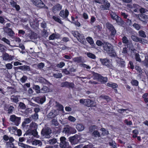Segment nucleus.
Instances as JSON below:
<instances>
[{
	"mask_svg": "<svg viewBox=\"0 0 148 148\" xmlns=\"http://www.w3.org/2000/svg\"><path fill=\"white\" fill-rule=\"evenodd\" d=\"M40 82L43 84H48L49 82L43 78L41 77L39 79Z\"/></svg>",
	"mask_w": 148,
	"mask_h": 148,
	"instance_id": "473e14b6",
	"label": "nucleus"
},
{
	"mask_svg": "<svg viewBox=\"0 0 148 148\" xmlns=\"http://www.w3.org/2000/svg\"><path fill=\"white\" fill-rule=\"evenodd\" d=\"M101 4H103V5H101L100 7L103 10H109L110 5V3L107 0H101Z\"/></svg>",
	"mask_w": 148,
	"mask_h": 148,
	"instance_id": "9d476101",
	"label": "nucleus"
},
{
	"mask_svg": "<svg viewBox=\"0 0 148 148\" xmlns=\"http://www.w3.org/2000/svg\"><path fill=\"white\" fill-rule=\"evenodd\" d=\"M135 68L138 72L141 73L142 72V70L141 69L139 66H135Z\"/></svg>",
	"mask_w": 148,
	"mask_h": 148,
	"instance_id": "0e129e2a",
	"label": "nucleus"
},
{
	"mask_svg": "<svg viewBox=\"0 0 148 148\" xmlns=\"http://www.w3.org/2000/svg\"><path fill=\"white\" fill-rule=\"evenodd\" d=\"M82 56H79L78 57H75L73 59V60L75 62L78 63L82 62Z\"/></svg>",
	"mask_w": 148,
	"mask_h": 148,
	"instance_id": "c85d7f7f",
	"label": "nucleus"
},
{
	"mask_svg": "<svg viewBox=\"0 0 148 148\" xmlns=\"http://www.w3.org/2000/svg\"><path fill=\"white\" fill-rule=\"evenodd\" d=\"M131 38L132 40L135 42H138L139 41V38L134 35H132L131 36Z\"/></svg>",
	"mask_w": 148,
	"mask_h": 148,
	"instance_id": "864d4df0",
	"label": "nucleus"
},
{
	"mask_svg": "<svg viewBox=\"0 0 148 148\" xmlns=\"http://www.w3.org/2000/svg\"><path fill=\"white\" fill-rule=\"evenodd\" d=\"M5 32L10 37H12L14 35V33L12 29L6 27L5 28Z\"/></svg>",
	"mask_w": 148,
	"mask_h": 148,
	"instance_id": "a211bd4d",
	"label": "nucleus"
},
{
	"mask_svg": "<svg viewBox=\"0 0 148 148\" xmlns=\"http://www.w3.org/2000/svg\"><path fill=\"white\" fill-rule=\"evenodd\" d=\"M97 128V127L95 125H92L90 126L89 128V130L90 132H92L96 129Z\"/></svg>",
	"mask_w": 148,
	"mask_h": 148,
	"instance_id": "37998d69",
	"label": "nucleus"
},
{
	"mask_svg": "<svg viewBox=\"0 0 148 148\" xmlns=\"http://www.w3.org/2000/svg\"><path fill=\"white\" fill-rule=\"evenodd\" d=\"M0 40L5 43H6L7 44L10 45V41L8 40V39L6 38H5L3 37L2 38L1 36V38H0Z\"/></svg>",
	"mask_w": 148,
	"mask_h": 148,
	"instance_id": "c9c22d12",
	"label": "nucleus"
},
{
	"mask_svg": "<svg viewBox=\"0 0 148 148\" xmlns=\"http://www.w3.org/2000/svg\"><path fill=\"white\" fill-rule=\"evenodd\" d=\"M56 35L54 33L52 34L49 37V39L50 40H54L56 38Z\"/></svg>",
	"mask_w": 148,
	"mask_h": 148,
	"instance_id": "774afa93",
	"label": "nucleus"
},
{
	"mask_svg": "<svg viewBox=\"0 0 148 148\" xmlns=\"http://www.w3.org/2000/svg\"><path fill=\"white\" fill-rule=\"evenodd\" d=\"M37 1L38 2L37 3L36 2V5L37 6L39 7L42 8L45 6V4L41 0H38Z\"/></svg>",
	"mask_w": 148,
	"mask_h": 148,
	"instance_id": "a878e982",
	"label": "nucleus"
},
{
	"mask_svg": "<svg viewBox=\"0 0 148 148\" xmlns=\"http://www.w3.org/2000/svg\"><path fill=\"white\" fill-rule=\"evenodd\" d=\"M131 84L133 86H137L138 85V82L136 80L132 79L131 82Z\"/></svg>",
	"mask_w": 148,
	"mask_h": 148,
	"instance_id": "c03bdc74",
	"label": "nucleus"
},
{
	"mask_svg": "<svg viewBox=\"0 0 148 148\" xmlns=\"http://www.w3.org/2000/svg\"><path fill=\"white\" fill-rule=\"evenodd\" d=\"M135 59L137 61L140 62L141 61L140 58L139 54L137 53L135 54Z\"/></svg>",
	"mask_w": 148,
	"mask_h": 148,
	"instance_id": "69168bd1",
	"label": "nucleus"
},
{
	"mask_svg": "<svg viewBox=\"0 0 148 148\" xmlns=\"http://www.w3.org/2000/svg\"><path fill=\"white\" fill-rule=\"evenodd\" d=\"M27 76L23 75L20 79V81L22 83H24L27 80Z\"/></svg>",
	"mask_w": 148,
	"mask_h": 148,
	"instance_id": "6e6d98bb",
	"label": "nucleus"
},
{
	"mask_svg": "<svg viewBox=\"0 0 148 148\" xmlns=\"http://www.w3.org/2000/svg\"><path fill=\"white\" fill-rule=\"evenodd\" d=\"M53 76L56 78H60L62 77V75L61 73H56L53 74Z\"/></svg>",
	"mask_w": 148,
	"mask_h": 148,
	"instance_id": "09e8293b",
	"label": "nucleus"
},
{
	"mask_svg": "<svg viewBox=\"0 0 148 148\" xmlns=\"http://www.w3.org/2000/svg\"><path fill=\"white\" fill-rule=\"evenodd\" d=\"M66 138L64 136H62L60 138V144H63L64 142H65Z\"/></svg>",
	"mask_w": 148,
	"mask_h": 148,
	"instance_id": "680f3d73",
	"label": "nucleus"
},
{
	"mask_svg": "<svg viewBox=\"0 0 148 148\" xmlns=\"http://www.w3.org/2000/svg\"><path fill=\"white\" fill-rule=\"evenodd\" d=\"M133 6L134 7L133 8L134 9L133 10L134 11L136 12H137L138 10L139 9L140 6L137 4H134Z\"/></svg>",
	"mask_w": 148,
	"mask_h": 148,
	"instance_id": "58836bf2",
	"label": "nucleus"
},
{
	"mask_svg": "<svg viewBox=\"0 0 148 148\" xmlns=\"http://www.w3.org/2000/svg\"><path fill=\"white\" fill-rule=\"evenodd\" d=\"M61 87L68 88H73L74 84L72 82H69L67 81L62 82L61 84Z\"/></svg>",
	"mask_w": 148,
	"mask_h": 148,
	"instance_id": "4468645a",
	"label": "nucleus"
},
{
	"mask_svg": "<svg viewBox=\"0 0 148 148\" xmlns=\"http://www.w3.org/2000/svg\"><path fill=\"white\" fill-rule=\"evenodd\" d=\"M103 48L104 50L110 56L112 57H115L116 56L115 51L113 49V46L110 43L107 42H104Z\"/></svg>",
	"mask_w": 148,
	"mask_h": 148,
	"instance_id": "f257e3e1",
	"label": "nucleus"
},
{
	"mask_svg": "<svg viewBox=\"0 0 148 148\" xmlns=\"http://www.w3.org/2000/svg\"><path fill=\"white\" fill-rule=\"evenodd\" d=\"M31 120L29 118H27L25 119V121L23 122L22 124V125L25 126V125L27 123H29L31 122Z\"/></svg>",
	"mask_w": 148,
	"mask_h": 148,
	"instance_id": "603ef678",
	"label": "nucleus"
},
{
	"mask_svg": "<svg viewBox=\"0 0 148 148\" xmlns=\"http://www.w3.org/2000/svg\"><path fill=\"white\" fill-rule=\"evenodd\" d=\"M107 86L111 87L113 89H115L118 87L117 84L113 82H108L107 83Z\"/></svg>",
	"mask_w": 148,
	"mask_h": 148,
	"instance_id": "4be33fe9",
	"label": "nucleus"
},
{
	"mask_svg": "<svg viewBox=\"0 0 148 148\" xmlns=\"http://www.w3.org/2000/svg\"><path fill=\"white\" fill-rule=\"evenodd\" d=\"M146 14H148V13L147 12H146ZM139 19L143 22V23L146 24L148 21V15L144 14H141L139 16Z\"/></svg>",
	"mask_w": 148,
	"mask_h": 148,
	"instance_id": "ddd939ff",
	"label": "nucleus"
},
{
	"mask_svg": "<svg viewBox=\"0 0 148 148\" xmlns=\"http://www.w3.org/2000/svg\"><path fill=\"white\" fill-rule=\"evenodd\" d=\"M117 16H118L114 12H112L110 14V16L111 17V18L114 20H115L117 18Z\"/></svg>",
	"mask_w": 148,
	"mask_h": 148,
	"instance_id": "bf43d9fd",
	"label": "nucleus"
},
{
	"mask_svg": "<svg viewBox=\"0 0 148 148\" xmlns=\"http://www.w3.org/2000/svg\"><path fill=\"white\" fill-rule=\"evenodd\" d=\"M122 40V42L124 44H127L129 42V40L125 36H123Z\"/></svg>",
	"mask_w": 148,
	"mask_h": 148,
	"instance_id": "49530a36",
	"label": "nucleus"
},
{
	"mask_svg": "<svg viewBox=\"0 0 148 148\" xmlns=\"http://www.w3.org/2000/svg\"><path fill=\"white\" fill-rule=\"evenodd\" d=\"M87 55L88 57L92 59H95L96 58L95 55L91 53L88 52L87 53Z\"/></svg>",
	"mask_w": 148,
	"mask_h": 148,
	"instance_id": "e433bc0d",
	"label": "nucleus"
},
{
	"mask_svg": "<svg viewBox=\"0 0 148 148\" xmlns=\"http://www.w3.org/2000/svg\"><path fill=\"white\" fill-rule=\"evenodd\" d=\"M140 8H139V10L140 13L141 14H143L147 12H148V10L144 8L140 7Z\"/></svg>",
	"mask_w": 148,
	"mask_h": 148,
	"instance_id": "79ce46f5",
	"label": "nucleus"
},
{
	"mask_svg": "<svg viewBox=\"0 0 148 148\" xmlns=\"http://www.w3.org/2000/svg\"><path fill=\"white\" fill-rule=\"evenodd\" d=\"M18 144L19 146L24 148H30L31 147L30 146L23 143H19Z\"/></svg>",
	"mask_w": 148,
	"mask_h": 148,
	"instance_id": "de8ad7c7",
	"label": "nucleus"
},
{
	"mask_svg": "<svg viewBox=\"0 0 148 148\" xmlns=\"http://www.w3.org/2000/svg\"><path fill=\"white\" fill-rule=\"evenodd\" d=\"M51 122L52 124L54 125L55 126H58L59 125V123L57 120L55 119H53L51 121Z\"/></svg>",
	"mask_w": 148,
	"mask_h": 148,
	"instance_id": "3c124183",
	"label": "nucleus"
},
{
	"mask_svg": "<svg viewBox=\"0 0 148 148\" xmlns=\"http://www.w3.org/2000/svg\"><path fill=\"white\" fill-rule=\"evenodd\" d=\"M5 66L8 69H10L12 68L13 66L11 64L8 63L5 65Z\"/></svg>",
	"mask_w": 148,
	"mask_h": 148,
	"instance_id": "338daca9",
	"label": "nucleus"
},
{
	"mask_svg": "<svg viewBox=\"0 0 148 148\" xmlns=\"http://www.w3.org/2000/svg\"><path fill=\"white\" fill-rule=\"evenodd\" d=\"M100 61L101 64L103 65H105L110 69H112V65L110 63V60L108 58L100 59Z\"/></svg>",
	"mask_w": 148,
	"mask_h": 148,
	"instance_id": "0eeeda50",
	"label": "nucleus"
},
{
	"mask_svg": "<svg viewBox=\"0 0 148 148\" xmlns=\"http://www.w3.org/2000/svg\"><path fill=\"white\" fill-rule=\"evenodd\" d=\"M14 109V107L12 106L8 105L5 108V110L8 111L9 114L12 113Z\"/></svg>",
	"mask_w": 148,
	"mask_h": 148,
	"instance_id": "412c9836",
	"label": "nucleus"
},
{
	"mask_svg": "<svg viewBox=\"0 0 148 148\" xmlns=\"http://www.w3.org/2000/svg\"><path fill=\"white\" fill-rule=\"evenodd\" d=\"M76 128L79 131H81L84 129V125L81 124H77L76 125Z\"/></svg>",
	"mask_w": 148,
	"mask_h": 148,
	"instance_id": "cd10ccee",
	"label": "nucleus"
},
{
	"mask_svg": "<svg viewBox=\"0 0 148 148\" xmlns=\"http://www.w3.org/2000/svg\"><path fill=\"white\" fill-rule=\"evenodd\" d=\"M37 34L34 32H32L29 36L30 38L31 39H35L37 38Z\"/></svg>",
	"mask_w": 148,
	"mask_h": 148,
	"instance_id": "72a5a7b5",
	"label": "nucleus"
},
{
	"mask_svg": "<svg viewBox=\"0 0 148 148\" xmlns=\"http://www.w3.org/2000/svg\"><path fill=\"white\" fill-rule=\"evenodd\" d=\"M92 136L95 137H99L101 136L99 132L97 130L94 131L92 132Z\"/></svg>",
	"mask_w": 148,
	"mask_h": 148,
	"instance_id": "ea45409f",
	"label": "nucleus"
},
{
	"mask_svg": "<svg viewBox=\"0 0 148 148\" xmlns=\"http://www.w3.org/2000/svg\"><path fill=\"white\" fill-rule=\"evenodd\" d=\"M14 58V56L10 55L6 53H5L3 56V59L5 61H11L13 60Z\"/></svg>",
	"mask_w": 148,
	"mask_h": 148,
	"instance_id": "f3484780",
	"label": "nucleus"
},
{
	"mask_svg": "<svg viewBox=\"0 0 148 148\" xmlns=\"http://www.w3.org/2000/svg\"><path fill=\"white\" fill-rule=\"evenodd\" d=\"M65 64L64 62H60L59 64L57 65V66L59 68H62L63 67L65 66Z\"/></svg>",
	"mask_w": 148,
	"mask_h": 148,
	"instance_id": "e2e57ef3",
	"label": "nucleus"
},
{
	"mask_svg": "<svg viewBox=\"0 0 148 148\" xmlns=\"http://www.w3.org/2000/svg\"><path fill=\"white\" fill-rule=\"evenodd\" d=\"M118 66L121 68H124L125 67V62L124 60L121 58H119L116 60Z\"/></svg>",
	"mask_w": 148,
	"mask_h": 148,
	"instance_id": "dca6fc26",
	"label": "nucleus"
},
{
	"mask_svg": "<svg viewBox=\"0 0 148 148\" xmlns=\"http://www.w3.org/2000/svg\"><path fill=\"white\" fill-rule=\"evenodd\" d=\"M92 74L93 79L97 80L102 84H105L108 81V79L106 77H103L101 75L94 72Z\"/></svg>",
	"mask_w": 148,
	"mask_h": 148,
	"instance_id": "f03ea898",
	"label": "nucleus"
},
{
	"mask_svg": "<svg viewBox=\"0 0 148 148\" xmlns=\"http://www.w3.org/2000/svg\"><path fill=\"white\" fill-rule=\"evenodd\" d=\"M52 18L56 21L59 23L60 24H62L63 23L61 19L57 16H53L52 17Z\"/></svg>",
	"mask_w": 148,
	"mask_h": 148,
	"instance_id": "a19ab883",
	"label": "nucleus"
},
{
	"mask_svg": "<svg viewBox=\"0 0 148 148\" xmlns=\"http://www.w3.org/2000/svg\"><path fill=\"white\" fill-rule=\"evenodd\" d=\"M44 64L43 62H41L37 65V67L39 69H41L43 68L44 66Z\"/></svg>",
	"mask_w": 148,
	"mask_h": 148,
	"instance_id": "052dcab7",
	"label": "nucleus"
},
{
	"mask_svg": "<svg viewBox=\"0 0 148 148\" xmlns=\"http://www.w3.org/2000/svg\"><path fill=\"white\" fill-rule=\"evenodd\" d=\"M21 117H18L15 115H12L10 116V120L12 122L14 123L15 125L18 126L20 123Z\"/></svg>",
	"mask_w": 148,
	"mask_h": 148,
	"instance_id": "6e6552de",
	"label": "nucleus"
},
{
	"mask_svg": "<svg viewBox=\"0 0 148 148\" xmlns=\"http://www.w3.org/2000/svg\"><path fill=\"white\" fill-rule=\"evenodd\" d=\"M62 132L67 135H69L71 134L75 133L76 130L75 129L67 125L64 126Z\"/></svg>",
	"mask_w": 148,
	"mask_h": 148,
	"instance_id": "20e7f679",
	"label": "nucleus"
},
{
	"mask_svg": "<svg viewBox=\"0 0 148 148\" xmlns=\"http://www.w3.org/2000/svg\"><path fill=\"white\" fill-rule=\"evenodd\" d=\"M36 129H35L34 130H32V135H33L36 138H39V136L38 135V133Z\"/></svg>",
	"mask_w": 148,
	"mask_h": 148,
	"instance_id": "a18cd8bd",
	"label": "nucleus"
},
{
	"mask_svg": "<svg viewBox=\"0 0 148 148\" xmlns=\"http://www.w3.org/2000/svg\"><path fill=\"white\" fill-rule=\"evenodd\" d=\"M77 37V39L79 42L84 45H86L87 42L83 34H78Z\"/></svg>",
	"mask_w": 148,
	"mask_h": 148,
	"instance_id": "2eb2a0df",
	"label": "nucleus"
},
{
	"mask_svg": "<svg viewBox=\"0 0 148 148\" xmlns=\"http://www.w3.org/2000/svg\"><path fill=\"white\" fill-rule=\"evenodd\" d=\"M79 102L81 103L88 107H92L95 106L94 102L92 100L89 99H81L80 100Z\"/></svg>",
	"mask_w": 148,
	"mask_h": 148,
	"instance_id": "39448f33",
	"label": "nucleus"
},
{
	"mask_svg": "<svg viewBox=\"0 0 148 148\" xmlns=\"http://www.w3.org/2000/svg\"><path fill=\"white\" fill-rule=\"evenodd\" d=\"M33 88L34 89L37 93L40 92V87L38 85H33Z\"/></svg>",
	"mask_w": 148,
	"mask_h": 148,
	"instance_id": "2f4dec72",
	"label": "nucleus"
},
{
	"mask_svg": "<svg viewBox=\"0 0 148 148\" xmlns=\"http://www.w3.org/2000/svg\"><path fill=\"white\" fill-rule=\"evenodd\" d=\"M115 20L116 21V22L118 24L120 25H123L124 23V21L119 16H117V18Z\"/></svg>",
	"mask_w": 148,
	"mask_h": 148,
	"instance_id": "aec40b11",
	"label": "nucleus"
},
{
	"mask_svg": "<svg viewBox=\"0 0 148 148\" xmlns=\"http://www.w3.org/2000/svg\"><path fill=\"white\" fill-rule=\"evenodd\" d=\"M128 66L130 69H134V66L133 63L132 61H130L128 64Z\"/></svg>",
	"mask_w": 148,
	"mask_h": 148,
	"instance_id": "5fc2aeb1",
	"label": "nucleus"
},
{
	"mask_svg": "<svg viewBox=\"0 0 148 148\" xmlns=\"http://www.w3.org/2000/svg\"><path fill=\"white\" fill-rule=\"evenodd\" d=\"M57 142V140L56 138H53L49 140V143L51 145H53L56 143Z\"/></svg>",
	"mask_w": 148,
	"mask_h": 148,
	"instance_id": "4d7b16f0",
	"label": "nucleus"
},
{
	"mask_svg": "<svg viewBox=\"0 0 148 148\" xmlns=\"http://www.w3.org/2000/svg\"><path fill=\"white\" fill-rule=\"evenodd\" d=\"M86 39L90 45H92L94 44V42L92 37L89 36L87 37Z\"/></svg>",
	"mask_w": 148,
	"mask_h": 148,
	"instance_id": "f704fd0d",
	"label": "nucleus"
},
{
	"mask_svg": "<svg viewBox=\"0 0 148 148\" xmlns=\"http://www.w3.org/2000/svg\"><path fill=\"white\" fill-rule=\"evenodd\" d=\"M19 97L18 95H13L11 96L10 99L12 102L16 103L19 101L18 97Z\"/></svg>",
	"mask_w": 148,
	"mask_h": 148,
	"instance_id": "6ab92c4d",
	"label": "nucleus"
},
{
	"mask_svg": "<svg viewBox=\"0 0 148 148\" xmlns=\"http://www.w3.org/2000/svg\"><path fill=\"white\" fill-rule=\"evenodd\" d=\"M100 97L101 99H106L108 102L110 100V98L107 95H101Z\"/></svg>",
	"mask_w": 148,
	"mask_h": 148,
	"instance_id": "8fccbe9b",
	"label": "nucleus"
},
{
	"mask_svg": "<svg viewBox=\"0 0 148 148\" xmlns=\"http://www.w3.org/2000/svg\"><path fill=\"white\" fill-rule=\"evenodd\" d=\"M69 14V11L66 8L65 10H61L59 14L60 16L62 18L65 19L66 21H70L68 18Z\"/></svg>",
	"mask_w": 148,
	"mask_h": 148,
	"instance_id": "1a4fd4ad",
	"label": "nucleus"
},
{
	"mask_svg": "<svg viewBox=\"0 0 148 148\" xmlns=\"http://www.w3.org/2000/svg\"><path fill=\"white\" fill-rule=\"evenodd\" d=\"M32 144L33 145L41 146L42 144L41 141L40 140H34L32 141Z\"/></svg>",
	"mask_w": 148,
	"mask_h": 148,
	"instance_id": "bb28decb",
	"label": "nucleus"
},
{
	"mask_svg": "<svg viewBox=\"0 0 148 148\" xmlns=\"http://www.w3.org/2000/svg\"><path fill=\"white\" fill-rule=\"evenodd\" d=\"M51 133V130L48 128L43 129L41 132V134L42 136H45L46 138H48L50 137V135Z\"/></svg>",
	"mask_w": 148,
	"mask_h": 148,
	"instance_id": "9b49d317",
	"label": "nucleus"
},
{
	"mask_svg": "<svg viewBox=\"0 0 148 148\" xmlns=\"http://www.w3.org/2000/svg\"><path fill=\"white\" fill-rule=\"evenodd\" d=\"M62 8V5L59 3H57L53 6L52 8V12L54 14H56L57 12L60 10Z\"/></svg>",
	"mask_w": 148,
	"mask_h": 148,
	"instance_id": "f8f14e48",
	"label": "nucleus"
},
{
	"mask_svg": "<svg viewBox=\"0 0 148 148\" xmlns=\"http://www.w3.org/2000/svg\"><path fill=\"white\" fill-rule=\"evenodd\" d=\"M37 127L38 125L35 122H32L29 125V128L32 130H34L35 129H37Z\"/></svg>",
	"mask_w": 148,
	"mask_h": 148,
	"instance_id": "393cba45",
	"label": "nucleus"
},
{
	"mask_svg": "<svg viewBox=\"0 0 148 148\" xmlns=\"http://www.w3.org/2000/svg\"><path fill=\"white\" fill-rule=\"evenodd\" d=\"M56 115L52 112H50L47 115V117L49 119H53L55 118Z\"/></svg>",
	"mask_w": 148,
	"mask_h": 148,
	"instance_id": "7c9ffc66",
	"label": "nucleus"
},
{
	"mask_svg": "<svg viewBox=\"0 0 148 148\" xmlns=\"http://www.w3.org/2000/svg\"><path fill=\"white\" fill-rule=\"evenodd\" d=\"M80 139V136L77 134L69 138V140L72 145L77 144L79 142Z\"/></svg>",
	"mask_w": 148,
	"mask_h": 148,
	"instance_id": "423d86ee",
	"label": "nucleus"
},
{
	"mask_svg": "<svg viewBox=\"0 0 148 148\" xmlns=\"http://www.w3.org/2000/svg\"><path fill=\"white\" fill-rule=\"evenodd\" d=\"M138 34L140 36L144 38L146 37V36L145 32L141 30L138 32Z\"/></svg>",
	"mask_w": 148,
	"mask_h": 148,
	"instance_id": "4c0bfd02",
	"label": "nucleus"
},
{
	"mask_svg": "<svg viewBox=\"0 0 148 148\" xmlns=\"http://www.w3.org/2000/svg\"><path fill=\"white\" fill-rule=\"evenodd\" d=\"M106 28L109 31L110 36L112 38H113L116 36V31L114 26L111 23L107 22L106 24Z\"/></svg>",
	"mask_w": 148,
	"mask_h": 148,
	"instance_id": "7ed1b4c3",
	"label": "nucleus"
},
{
	"mask_svg": "<svg viewBox=\"0 0 148 148\" xmlns=\"http://www.w3.org/2000/svg\"><path fill=\"white\" fill-rule=\"evenodd\" d=\"M7 89L10 95L15 93L16 92V90L12 87L8 86Z\"/></svg>",
	"mask_w": 148,
	"mask_h": 148,
	"instance_id": "b1692460",
	"label": "nucleus"
},
{
	"mask_svg": "<svg viewBox=\"0 0 148 148\" xmlns=\"http://www.w3.org/2000/svg\"><path fill=\"white\" fill-rule=\"evenodd\" d=\"M133 26L137 30H138L140 28V25L136 23H134L133 25Z\"/></svg>",
	"mask_w": 148,
	"mask_h": 148,
	"instance_id": "13d9d810",
	"label": "nucleus"
},
{
	"mask_svg": "<svg viewBox=\"0 0 148 148\" xmlns=\"http://www.w3.org/2000/svg\"><path fill=\"white\" fill-rule=\"evenodd\" d=\"M60 146L61 148H72L69 145V143L67 142H64L63 144H60Z\"/></svg>",
	"mask_w": 148,
	"mask_h": 148,
	"instance_id": "5701e85b",
	"label": "nucleus"
},
{
	"mask_svg": "<svg viewBox=\"0 0 148 148\" xmlns=\"http://www.w3.org/2000/svg\"><path fill=\"white\" fill-rule=\"evenodd\" d=\"M48 88L46 86H44L43 87L40 89V92L45 93L48 92Z\"/></svg>",
	"mask_w": 148,
	"mask_h": 148,
	"instance_id": "c756f323",
	"label": "nucleus"
}]
</instances>
